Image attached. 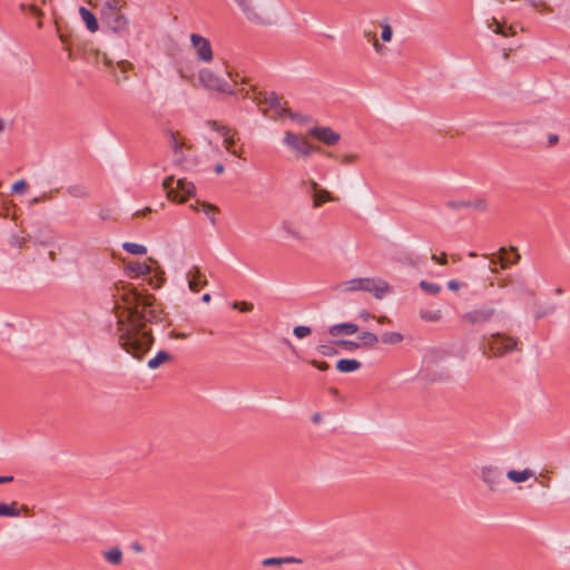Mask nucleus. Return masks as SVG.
I'll return each instance as SVG.
<instances>
[{"label": "nucleus", "instance_id": "nucleus-1", "mask_svg": "<svg viewBox=\"0 0 570 570\" xmlns=\"http://www.w3.org/2000/svg\"><path fill=\"white\" fill-rule=\"evenodd\" d=\"M115 287L117 293L121 292L120 298L125 304L121 307L115 299L116 294H111V311L116 314L119 332L118 343L134 358L141 361L155 341L151 331L146 330V323L159 320L158 312L153 308L155 296L128 283L121 282Z\"/></svg>", "mask_w": 570, "mask_h": 570}, {"label": "nucleus", "instance_id": "nucleus-2", "mask_svg": "<svg viewBox=\"0 0 570 570\" xmlns=\"http://www.w3.org/2000/svg\"><path fill=\"white\" fill-rule=\"evenodd\" d=\"M343 292L364 291L372 293L375 298L382 299L386 294L392 292V287L387 282L381 278L357 277L338 285Z\"/></svg>", "mask_w": 570, "mask_h": 570}, {"label": "nucleus", "instance_id": "nucleus-3", "mask_svg": "<svg viewBox=\"0 0 570 570\" xmlns=\"http://www.w3.org/2000/svg\"><path fill=\"white\" fill-rule=\"evenodd\" d=\"M163 187L168 199L176 203H185L195 195L196 190L191 181L185 178L175 179L174 176L166 177L163 181Z\"/></svg>", "mask_w": 570, "mask_h": 570}, {"label": "nucleus", "instance_id": "nucleus-4", "mask_svg": "<svg viewBox=\"0 0 570 570\" xmlns=\"http://www.w3.org/2000/svg\"><path fill=\"white\" fill-rule=\"evenodd\" d=\"M507 317L508 315L503 311L498 312L493 306L489 304H482L471 311L465 312L462 315V321L472 326H479L491 322L492 320L503 321Z\"/></svg>", "mask_w": 570, "mask_h": 570}, {"label": "nucleus", "instance_id": "nucleus-5", "mask_svg": "<svg viewBox=\"0 0 570 570\" xmlns=\"http://www.w3.org/2000/svg\"><path fill=\"white\" fill-rule=\"evenodd\" d=\"M256 101L258 105H266L268 108L275 110V116L273 118H283L291 117L298 121H307V118L297 114H293L286 107V102L282 101L275 92H259L256 97Z\"/></svg>", "mask_w": 570, "mask_h": 570}, {"label": "nucleus", "instance_id": "nucleus-6", "mask_svg": "<svg viewBox=\"0 0 570 570\" xmlns=\"http://www.w3.org/2000/svg\"><path fill=\"white\" fill-rule=\"evenodd\" d=\"M519 340L497 332L490 335L487 346L493 356H504L508 353L518 350Z\"/></svg>", "mask_w": 570, "mask_h": 570}, {"label": "nucleus", "instance_id": "nucleus-7", "mask_svg": "<svg viewBox=\"0 0 570 570\" xmlns=\"http://www.w3.org/2000/svg\"><path fill=\"white\" fill-rule=\"evenodd\" d=\"M484 256L489 258L490 264L500 265L502 269H507L510 266L518 264L521 258V255L518 253L515 247H510L509 249L501 247L497 253Z\"/></svg>", "mask_w": 570, "mask_h": 570}, {"label": "nucleus", "instance_id": "nucleus-8", "mask_svg": "<svg viewBox=\"0 0 570 570\" xmlns=\"http://www.w3.org/2000/svg\"><path fill=\"white\" fill-rule=\"evenodd\" d=\"M200 82L208 89L223 91L226 87V80L214 70L204 69L199 72Z\"/></svg>", "mask_w": 570, "mask_h": 570}, {"label": "nucleus", "instance_id": "nucleus-9", "mask_svg": "<svg viewBox=\"0 0 570 570\" xmlns=\"http://www.w3.org/2000/svg\"><path fill=\"white\" fill-rule=\"evenodd\" d=\"M190 41H191L193 47L196 49L197 58L199 60H203L206 62L212 61L213 50H212L209 41L206 38L199 36L197 33H193L190 36Z\"/></svg>", "mask_w": 570, "mask_h": 570}, {"label": "nucleus", "instance_id": "nucleus-10", "mask_svg": "<svg viewBox=\"0 0 570 570\" xmlns=\"http://www.w3.org/2000/svg\"><path fill=\"white\" fill-rule=\"evenodd\" d=\"M481 478L491 491H495L502 481V471L498 466L487 465L482 468Z\"/></svg>", "mask_w": 570, "mask_h": 570}, {"label": "nucleus", "instance_id": "nucleus-11", "mask_svg": "<svg viewBox=\"0 0 570 570\" xmlns=\"http://www.w3.org/2000/svg\"><path fill=\"white\" fill-rule=\"evenodd\" d=\"M308 135L312 139L321 142H336L342 138L338 132L330 127H314L309 130Z\"/></svg>", "mask_w": 570, "mask_h": 570}, {"label": "nucleus", "instance_id": "nucleus-12", "mask_svg": "<svg viewBox=\"0 0 570 570\" xmlns=\"http://www.w3.org/2000/svg\"><path fill=\"white\" fill-rule=\"evenodd\" d=\"M188 287L191 292L198 293L207 285V279L199 267L193 266L186 274Z\"/></svg>", "mask_w": 570, "mask_h": 570}, {"label": "nucleus", "instance_id": "nucleus-13", "mask_svg": "<svg viewBox=\"0 0 570 570\" xmlns=\"http://www.w3.org/2000/svg\"><path fill=\"white\" fill-rule=\"evenodd\" d=\"M358 332V325L352 322L338 323L328 327V334L336 337L338 335H353Z\"/></svg>", "mask_w": 570, "mask_h": 570}, {"label": "nucleus", "instance_id": "nucleus-14", "mask_svg": "<svg viewBox=\"0 0 570 570\" xmlns=\"http://www.w3.org/2000/svg\"><path fill=\"white\" fill-rule=\"evenodd\" d=\"M309 188L313 197V206L320 207L324 203L330 202L332 199L330 191L326 189H321L315 181L309 183Z\"/></svg>", "mask_w": 570, "mask_h": 570}, {"label": "nucleus", "instance_id": "nucleus-15", "mask_svg": "<svg viewBox=\"0 0 570 570\" xmlns=\"http://www.w3.org/2000/svg\"><path fill=\"white\" fill-rule=\"evenodd\" d=\"M109 28L115 32L125 31L128 28L129 21L127 17L121 12L110 16L105 19Z\"/></svg>", "mask_w": 570, "mask_h": 570}, {"label": "nucleus", "instance_id": "nucleus-16", "mask_svg": "<svg viewBox=\"0 0 570 570\" xmlns=\"http://www.w3.org/2000/svg\"><path fill=\"white\" fill-rule=\"evenodd\" d=\"M150 263H153L154 265V271L151 272V275H147L149 278H148V282L149 284L154 287V288H159L160 286H163V284L165 283L166 278H165V272L164 269L159 266L158 262L151 257L148 258Z\"/></svg>", "mask_w": 570, "mask_h": 570}, {"label": "nucleus", "instance_id": "nucleus-17", "mask_svg": "<svg viewBox=\"0 0 570 570\" xmlns=\"http://www.w3.org/2000/svg\"><path fill=\"white\" fill-rule=\"evenodd\" d=\"M125 0H107L101 8L102 19H107L112 14L119 13L126 7Z\"/></svg>", "mask_w": 570, "mask_h": 570}, {"label": "nucleus", "instance_id": "nucleus-18", "mask_svg": "<svg viewBox=\"0 0 570 570\" xmlns=\"http://www.w3.org/2000/svg\"><path fill=\"white\" fill-rule=\"evenodd\" d=\"M489 28L503 37H513L517 35L514 26L507 24L504 21H499L497 18L492 19V21L489 23Z\"/></svg>", "mask_w": 570, "mask_h": 570}, {"label": "nucleus", "instance_id": "nucleus-19", "mask_svg": "<svg viewBox=\"0 0 570 570\" xmlns=\"http://www.w3.org/2000/svg\"><path fill=\"white\" fill-rule=\"evenodd\" d=\"M361 367L362 363L355 358H341L335 364V368L341 373H353Z\"/></svg>", "mask_w": 570, "mask_h": 570}, {"label": "nucleus", "instance_id": "nucleus-20", "mask_svg": "<svg viewBox=\"0 0 570 570\" xmlns=\"http://www.w3.org/2000/svg\"><path fill=\"white\" fill-rule=\"evenodd\" d=\"M154 271L153 263H141V262H135L130 263L126 266V272L134 273L136 276H147L151 275V272Z\"/></svg>", "mask_w": 570, "mask_h": 570}, {"label": "nucleus", "instance_id": "nucleus-21", "mask_svg": "<svg viewBox=\"0 0 570 570\" xmlns=\"http://www.w3.org/2000/svg\"><path fill=\"white\" fill-rule=\"evenodd\" d=\"M534 475V472L529 469V468H525L523 469L522 471H518V470H509L507 472V478L513 482V483H522V482H525L527 480H529L531 476Z\"/></svg>", "mask_w": 570, "mask_h": 570}, {"label": "nucleus", "instance_id": "nucleus-22", "mask_svg": "<svg viewBox=\"0 0 570 570\" xmlns=\"http://www.w3.org/2000/svg\"><path fill=\"white\" fill-rule=\"evenodd\" d=\"M215 127L217 131V136L215 137L216 140H222L223 142H235L236 140L240 139L237 131H235L234 129L218 127L216 125Z\"/></svg>", "mask_w": 570, "mask_h": 570}, {"label": "nucleus", "instance_id": "nucleus-23", "mask_svg": "<svg viewBox=\"0 0 570 570\" xmlns=\"http://www.w3.org/2000/svg\"><path fill=\"white\" fill-rule=\"evenodd\" d=\"M297 158H306L320 151L318 145H288Z\"/></svg>", "mask_w": 570, "mask_h": 570}, {"label": "nucleus", "instance_id": "nucleus-24", "mask_svg": "<svg viewBox=\"0 0 570 570\" xmlns=\"http://www.w3.org/2000/svg\"><path fill=\"white\" fill-rule=\"evenodd\" d=\"M171 358H173V355L170 353L161 350V351H158L156 353V355L148 361L147 366L150 370H156L164 363L170 361Z\"/></svg>", "mask_w": 570, "mask_h": 570}, {"label": "nucleus", "instance_id": "nucleus-25", "mask_svg": "<svg viewBox=\"0 0 570 570\" xmlns=\"http://www.w3.org/2000/svg\"><path fill=\"white\" fill-rule=\"evenodd\" d=\"M79 13H80L83 22L86 23L88 30L91 32H96L98 30L99 26H98V21H97L95 14L83 7H81L79 9Z\"/></svg>", "mask_w": 570, "mask_h": 570}, {"label": "nucleus", "instance_id": "nucleus-26", "mask_svg": "<svg viewBox=\"0 0 570 570\" xmlns=\"http://www.w3.org/2000/svg\"><path fill=\"white\" fill-rule=\"evenodd\" d=\"M20 515L18 503L12 501L11 503L0 502V517L17 518Z\"/></svg>", "mask_w": 570, "mask_h": 570}, {"label": "nucleus", "instance_id": "nucleus-27", "mask_svg": "<svg viewBox=\"0 0 570 570\" xmlns=\"http://www.w3.org/2000/svg\"><path fill=\"white\" fill-rule=\"evenodd\" d=\"M361 344V347L372 348L374 347L377 342L380 341L379 336L372 332L364 331L358 336Z\"/></svg>", "mask_w": 570, "mask_h": 570}, {"label": "nucleus", "instance_id": "nucleus-28", "mask_svg": "<svg viewBox=\"0 0 570 570\" xmlns=\"http://www.w3.org/2000/svg\"><path fill=\"white\" fill-rule=\"evenodd\" d=\"M535 306H537V309L534 312L535 320H541L546 316H549V315L553 314L557 309L556 304H552V303H548L544 305H535Z\"/></svg>", "mask_w": 570, "mask_h": 570}, {"label": "nucleus", "instance_id": "nucleus-29", "mask_svg": "<svg viewBox=\"0 0 570 570\" xmlns=\"http://www.w3.org/2000/svg\"><path fill=\"white\" fill-rule=\"evenodd\" d=\"M124 250L131 255H145L147 253V247L142 244L125 242L122 244Z\"/></svg>", "mask_w": 570, "mask_h": 570}, {"label": "nucleus", "instance_id": "nucleus-30", "mask_svg": "<svg viewBox=\"0 0 570 570\" xmlns=\"http://www.w3.org/2000/svg\"><path fill=\"white\" fill-rule=\"evenodd\" d=\"M381 342L389 345H395L403 341V335L399 332H385L380 337Z\"/></svg>", "mask_w": 570, "mask_h": 570}, {"label": "nucleus", "instance_id": "nucleus-31", "mask_svg": "<svg viewBox=\"0 0 570 570\" xmlns=\"http://www.w3.org/2000/svg\"><path fill=\"white\" fill-rule=\"evenodd\" d=\"M333 344L337 345V347H342L347 352H354L361 347V344L358 342L346 338L333 340Z\"/></svg>", "mask_w": 570, "mask_h": 570}, {"label": "nucleus", "instance_id": "nucleus-32", "mask_svg": "<svg viewBox=\"0 0 570 570\" xmlns=\"http://www.w3.org/2000/svg\"><path fill=\"white\" fill-rule=\"evenodd\" d=\"M424 259H425L424 256H417L410 252L402 253L400 256V261L410 266H417Z\"/></svg>", "mask_w": 570, "mask_h": 570}, {"label": "nucleus", "instance_id": "nucleus-33", "mask_svg": "<svg viewBox=\"0 0 570 570\" xmlns=\"http://www.w3.org/2000/svg\"><path fill=\"white\" fill-rule=\"evenodd\" d=\"M105 559L111 564H119L122 560V552L119 548H112L104 553Z\"/></svg>", "mask_w": 570, "mask_h": 570}, {"label": "nucleus", "instance_id": "nucleus-34", "mask_svg": "<svg viewBox=\"0 0 570 570\" xmlns=\"http://www.w3.org/2000/svg\"><path fill=\"white\" fill-rule=\"evenodd\" d=\"M337 345L333 344V341L327 344H320L316 346V352L323 356H334L338 354Z\"/></svg>", "mask_w": 570, "mask_h": 570}, {"label": "nucleus", "instance_id": "nucleus-35", "mask_svg": "<svg viewBox=\"0 0 570 570\" xmlns=\"http://www.w3.org/2000/svg\"><path fill=\"white\" fill-rule=\"evenodd\" d=\"M420 288L429 295H436L441 292V286L436 283H431L425 279L419 283Z\"/></svg>", "mask_w": 570, "mask_h": 570}, {"label": "nucleus", "instance_id": "nucleus-36", "mask_svg": "<svg viewBox=\"0 0 570 570\" xmlns=\"http://www.w3.org/2000/svg\"><path fill=\"white\" fill-rule=\"evenodd\" d=\"M186 145H173L174 159L173 161L177 165H184L187 163L186 157L184 156V147Z\"/></svg>", "mask_w": 570, "mask_h": 570}, {"label": "nucleus", "instance_id": "nucleus-37", "mask_svg": "<svg viewBox=\"0 0 570 570\" xmlns=\"http://www.w3.org/2000/svg\"><path fill=\"white\" fill-rule=\"evenodd\" d=\"M203 212L208 217L209 222L213 225H216V217L215 213L218 212V207L216 205L209 204V203H203Z\"/></svg>", "mask_w": 570, "mask_h": 570}, {"label": "nucleus", "instance_id": "nucleus-38", "mask_svg": "<svg viewBox=\"0 0 570 570\" xmlns=\"http://www.w3.org/2000/svg\"><path fill=\"white\" fill-rule=\"evenodd\" d=\"M68 194L76 198H85L88 196V191L81 185H72L67 189Z\"/></svg>", "mask_w": 570, "mask_h": 570}, {"label": "nucleus", "instance_id": "nucleus-39", "mask_svg": "<svg viewBox=\"0 0 570 570\" xmlns=\"http://www.w3.org/2000/svg\"><path fill=\"white\" fill-rule=\"evenodd\" d=\"M445 206L449 209H452V210H461V209L470 208L469 202L464 200V199H460V200L451 199V200H448L445 203Z\"/></svg>", "mask_w": 570, "mask_h": 570}, {"label": "nucleus", "instance_id": "nucleus-40", "mask_svg": "<svg viewBox=\"0 0 570 570\" xmlns=\"http://www.w3.org/2000/svg\"><path fill=\"white\" fill-rule=\"evenodd\" d=\"M420 316L426 322H438L441 320V311H421Z\"/></svg>", "mask_w": 570, "mask_h": 570}, {"label": "nucleus", "instance_id": "nucleus-41", "mask_svg": "<svg viewBox=\"0 0 570 570\" xmlns=\"http://www.w3.org/2000/svg\"><path fill=\"white\" fill-rule=\"evenodd\" d=\"M312 328L306 325H297L293 330V334L296 338L302 340L311 335Z\"/></svg>", "mask_w": 570, "mask_h": 570}, {"label": "nucleus", "instance_id": "nucleus-42", "mask_svg": "<svg viewBox=\"0 0 570 570\" xmlns=\"http://www.w3.org/2000/svg\"><path fill=\"white\" fill-rule=\"evenodd\" d=\"M233 308L237 309L240 313H249L253 311L254 305L253 303L246 301H235L233 303Z\"/></svg>", "mask_w": 570, "mask_h": 570}, {"label": "nucleus", "instance_id": "nucleus-43", "mask_svg": "<svg viewBox=\"0 0 570 570\" xmlns=\"http://www.w3.org/2000/svg\"><path fill=\"white\" fill-rule=\"evenodd\" d=\"M281 227L289 236L296 239H302L301 234L293 227V224L289 220H283Z\"/></svg>", "mask_w": 570, "mask_h": 570}, {"label": "nucleus", "instance_id": "nucleus-44", "mask_svg": "<svg viewBox=\"0 0 570 570\" xmlns=\"http://www.w3.org/2000/svg\"><path fill=\"white\" fill-rule=\"evenodd\" d=\"M470 204V208L479 210V212H485L488 209L487 200L483 198H476L474 200L468 199Z\"/></svg>", "mask_w": 570, "mask_h": 570}, {"label": "nucleus", "instance_id": "nucleus-45", "mask_svg": "<svg viewBox=\"0 0 570 570\" xmlns=\"http://www.w3.org/2000/svg\"><path fill=\"white\" fill-rule=\"evenodd\" d=\"M264 567H281L284 564L283 557L266 558L262 561Z\"/></svg>", "mask_w": 570, "mask_h": 570}, {"label": "nucleus", "instance_id": "nucleus-46", "mask_svg": "<svg viewBox=\"0 0 570 570\" xmlns=\"http://www.w3.org/2000/svg\"><path fill=\"white\" fill-rule=\"evenodd\" d=\"M425 379L429 382L449 381L450 380V374L449 373H428L425 375Z\"/></svg>", "mask_w": 570, "mask_h": 570}, {"label": "nucleus", "instance_id": "nucleus-47", "mask_svg": "<svg viewBox=\"0 0 570 570\" xmlns=\"http://www.w3.org/2000/svg\"><path fill=\"white\" fill-rule=\"evenodd\" d=\"M27 188L28 183L24 179H19L12 185L11 191L13 194H23L27 190Z\"/></svg>", "mask_w": 570, "mask_h": 570}, {"label": "nucleus", "instance_id": "nucleus-48", "mask_svg": "<svg viewBox=\"0 0 570 570\" xmlns=\"http://www.w3.org/2000/svg\"><path fill=\"white\" fill-rule=\"evenodd\" d=\"M392 35L393 33H392V29H391L390 24L389 23H384L382 26V33H381L382 40L386 41V42L391 41Z\"/></svg>", "mask_w": 570, "mask_h": 570}, {"label": "nucleus", "instance_id": "nucleus-49", "mask_svg": "<svg viewBox=\"0 0 570 570\" xmlns=\"http://www.w3.org/2000/svg\"><path fill=\"white\" fill-rule=\"evenodd\" d=\"M311 365L322 372H325L330 368V364L325 361L312 360Z\"/></svg>", "mask_w": 570, "mask_h": 570}, {"label": "nucleus", "instance_id": "nucleus-50", "mask_svg": "<svg viewBox=\"0 0 570 570\" xmlns=\"http://www.w3.org/2000/svg\"><path fill=\"white\" fill-rule=\"evenodd\" d=\"M431 258L436 264H440V265H446L448 264V258H446V254L445 253H442L441 256H438V255L433 254Z\"/></svg>", "mask_w": 570, "mask_h": 570}, {"label": "nucleus", "instance_id": "nucleus-51", "mask_svg": "<svg viewBox=\"0 0 570 570\" xmlns=\"http://www.w3.org/2000/svg\"><path fill=\"white\" fill-rule=\"evenodd\" d=\"M530 3L537 8L538 10H546L547 9V4L544 2V0H529Z\"/></svg>", "mask_w": 570, "mask_h": 570}, {"label": "nucleus", "instance_id": "nucleus-52", "mask_svg": "<svg viewBox=\"0 0 570 570\" xmlns=\"http://www.w3.org/2000/svg\"><path fill=\"white\" fill-rule=\"evenodd\" d=\"M461 287V283L456 279H451L448 282V288L450 291H458Z\"/></svg>", "mask_w": 570, "mask_h": 570}, {"label": "nucleus", "instance_id": "nucleus-53", "mask_svg": "<svg viewBox=\"0 0 570 570\" xmlns=\"http://www.w3.org/2000/svg\"><path fill=\"white\" fill-rule=\"evenodd\" d=\"M299 140V137L292 132H287L284 139V142H297Z\"/></svg>", "mask_w": 570, "mask_h": 570}, {"label": "nucleus", "instance_id": "nucleus-54", "mask_svg": "<svg viewBox=\"0 0 570 570\" xmlns=\"http://www.w3.org/2000/svg\"><path fill=\"white\" fill-rule=\"evenodd\" d=\"M284 564L287 563H302V559H298L296 557H283Z\"/></svg>", "mask_w": 570, "mask_h": 570}, {"label": "nucleus", "instance_id": "nucleus-55", "mask_svg": "<svg viewBox=\"0 0 570 570\" xmlns=\"http://www.w3.org/2000/svg\"><path fill=\"white\" fill-rule=\"evenodd\" d=\"M372 42H373V47H374L376 52H382L383 51V46L379 42V40L376 39L375 35H373Z\"/></svg>", "mask_w": 570, "mask_h": 570}, {"label": "nucleus", "instance_id": "nucleus-56", "mask_svg": "<svg viewBox=\"0 0 570 570\" xmlns=\"http://www.w3.org/2000/svg\"><path fill=\"white\" fill-rule=\"evenodd\" d=\"M130 548H131V550H134L135 552H138V553L144 551V547L137 541L132 542L130 544Z\"/></svg>", "mask_w": 570, "mask_h": 570}, {"label": "nucleus", "instance_id": "nucleus-57", "mask_svg": "<svg viewBox=\"0 0 570 570\" xmlns=\"http://www.w3.org/2000/svg\"><path fill=\"white\" fill-rule=\"evenodd\" d=\"M228 151H230L235 157H238V151L236 149V146L237 145H229V144H226V145H223Z\"/></svg>", "mask_w": 570, "mask_h": 570}, {"label": "nucleus", "instance_id": "nucleus-58", "mask_svg": "<svg viewBox=\"0 0 570 570\" xmlns=\"http://www.w3.org/2000/svg\"><path fill=\"white\" fill-rule=\"evenodd\" d=\"M358 316H360L362 320H364V321H368L370 318H372V317H373V315H372L370 312L365 311V309H362V311L360 312Z\"/></svg>", "mask_w": 570, "mask_h": 570}, {"label": "nucleus", "instance_id": "nucleus-59", "mask_svg": "<svg viewBox=\"0 0 570 570\" xmlns=\"http://www.w3.org/2000/svg\"><path fill=\"white\" fill-rule=\"evenodd\" d=\"M356 156L354 154H348L343 157L342 163L344 164H351L355 160Z\"/></svg>", "mask_w": 570, "mask_h": 570}, {"label": "nucleus", "instance_id": "nucleus-60", "mask_svg": "<svg viewBox=\"0 0 570 570\" xmlns=\"http://www.w3.org/2000/svg\"><path fill=\"white\" fill-rule=\"evenodd\" d=\"M14 480L12 475H0V484L10 483Z\"/></svg>", "mask_w": 570, "mask_h": 570}, {"label": "nucleus", "instance_id": "nucleus-61", "mask_svg": "<svg viewBox=\"0 0 570 570\" xmlns=\"http://www.w3.org/2000/svg\"><path fill=\"white\" fill-rule=\"evenodd\" d=\"M99 217L102 219V220H106L110 217V213L108 209H101L99 212Z\"/></svg>", "mask_w": 570, "mask_h": 570}, {"label": "nucleus", "instance_id": "nucleus-62", "mask_svg": "<svg viewBox=\"0 0 570 570\" xmlns=\"http://www.w3.org/2000/svg\"><path fill=\"white\" fill-rule=\"evenodd\" d=\"M118 67L121 69V71L125 72L131 67V65L126 61H120V62H118Z\"/></svg>", "mask_w": 570, "mask_h": 570}, {"label": "nucleus", "instance_id": "nucleus-63", "mask_svg": "<svg viewBox=\"0 0 570 570\" xmlns=\"http://www.w3.org/2000/svg\"><path fill=\"white\" fill-rule=\"evenodd\" d=\"M224 170H225V167H224L223 164H216L214 166V173L217 174V175L223 174Z\"/></svg>", "mask_w": 570, "mask_h": 570}, {"label": "nucleus", "instance_id": "nucleus-64", "mask_svg": "<svg viewBox=\"0 0 570 570\" xmlns=\"http://www.w3.org/2000/svg\"><path fill=\"white\" fill-rule=\"evenodd\" d=\"M321 421H322L321 413H314L313 416H312V422L313 423H320Z\"/></svg>", "mask_w": 570, "mask_h": 570}]
</instances>
